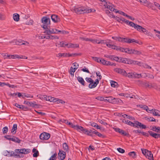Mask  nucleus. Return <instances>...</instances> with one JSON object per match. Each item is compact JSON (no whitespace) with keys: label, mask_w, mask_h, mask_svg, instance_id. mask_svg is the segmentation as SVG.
I'll return each instance as SVG.
<instances>
[{"label":"nucleus","mask_w":160,"mask_h":160,"mask_svg":"<svg viewBox=\"0 0 160 160\" xmlns=\"http://www.w3.org/2000/svg\"><path fill=\"white\" fill-rule=\"evenodd\" d=\"M96 74L97 76H98V77L95 80V81H96L97 84H98L99 82V81L101 79L102 76L100 74V72L99 71L97 72Z\"/></svg>","instance_id":"nucleus-25"},{"label":"nucleus","mask_w":160,"mask_h":160,"mask_svg":"<svg viewBox=\"0 0 160 160\" xmlns=\"http://www.w3.org/2000/svg\"><path fill=\"white\" fill-rule=\"evenodd\" d=\"M58 156L59 157L60 159L61 160H64L66 157V152L62 150H59V152L58 153Z\"/></svg>","instance_id":"nucleus-12"},{"label":"nucleus","mask_w":160,"mask_h":160,"mask_svg":"<svg viewBox=\"0 0 160 160\" xmlns=\"http://www.w3.org/2000/svg\"><path fill=\"white\" fill-rule=\"evenodd\" d=\"M120 62L128 64H137L139 66H141V64L140 62L123 58H120Z\"/></svg>","instance_id":"nucleus-1"},{"label":"nucleus","mask_w":160,"mask_h":160,"mask_svg":"<svg viewBox=\"0 0 160 160\" xmlns=\"http://www.w3.org/2000/svg\"><path fill=\"white\" fill-rule=\"evenodd\" d=\"M115 12H116V13H118L124 16H126L127 15L123 12L120 11H117V10H115Z\"/></svg>","instance_id":"nucleus-47"},{"label":"nucleus","mask_w":160,"mask_h":160,"mask_svg":"<svg viewBox=\"0 0 160 160\" xmlns=\"http://www.w3.org/2000/svg\"><path fill=\"white\" fill-rule=\"evenodd\" d=\"M12 136L10 135H7L4 136L5 138L9 140H12Z\"/></svg>","instance_id":"nucleus-58"},{"label":"nucleus","mask_w":160,"mask_h":160,"mask_svg":"<svg viewBox=\"0 0 160 160\" xmlns=\"http://www.w3.org/2000/svg\"><path fill=\"white\" fill-rule=\"evenodd\" d=\"M77 79L78 81L81 83L82 85L84 86H85V82L82 77L78 76L77 78Z\"/></svg>","instance_id":"nucleus-29"},{"label":"nucleus","mask_w":160,"mask_h":160,"mask_svg":"<svg viewBox=\"0 0 160 160\" xmlns=\"http://www.w3.org/2000/svg\"><path fill=\"white\" fill-rule=\"evenodd\" d=\"M85 80L88 82L90 83L88 87L90 88H94L98 85L96 81L94 82L93 80L90 78H86Z\"/></svg>","instance_id":"nucleus-3"},{"label":"nucleus","mask_w":160,"mask_h":160,"mask_svg":"<svg viewBox=\"0 0 160 160\" xmlns=\"http://www.w3.org/2000/svg\"><path fill=\"white\" fill-rule=\"evenodd\" d=\"M76 69L72 68V67H71L70 68V69L69 71V72H70V74L72 76H73L74 73L76 71Z\"/></svg>","instance_id":"nucleus-39"},{"label":"nucleus","mask_w":160,"mask_h":160,"mask_svg":"<svg viewBox=\"0 0 160 160\" xmlns=\"http://www.w3.org/2000/svg\"><path fill=\"white\" fill-rule=\"evenodd\" d=\"M59 37L57 36L54 35L53 36L52 35H51V39H58Z\"/></svg>","instance_id":"nucleus-64"},{"label":"nucleus","mask_w":160,"mask_h":160,"mask_svg":"<svg viewBox=\"0 0 160 160\" xmlns=\"http://www.w3.org/2000/svg\"><path fill=\"white\" fill-rule=\"evenodd\" d=\"M72 68L77 69L78 68V64L77 63L75 62L73 63Z\"/></svg>","instance_id":"nucleus-57"},{"label":"nucleus","mask_w":160,"mask_h":160,"mask_svg":"<svg viewBox=\"0 0 160 160\" xmlns=\"http://www.w3.org/2000/svg\"><path fill=\"white\" fill-rule=\"evenodd\" d=\"M68 48H76L79 47V45L77 44H73L72 43H67L65 44Z\"/></svg>","instance_id":"nucleus-21"},{"label":"nucleus","mask_w":160,"mask_h":160,"mask_svg":"<svg viewBox=\"0 0 160 160\" xmlns=\"http://www.w3.org/2000/svg\"><path fill=\"white\" fill-rule=\"evenodd\" d=\"M133 50V49L130 48H126V52L128 53L129 54H132V52Z\"/></svg>","instance_id":"nucleus-56"},{"label":"nucleus","mask_w":160,"mask_h":160,"mask_svg":"<svg viewBox=\"0 0 160 160\" xmlns=\"http://www.w3.org/2000/svg\"><path fill=\"white\" fill-rule=\"evenodd\" d=\"M72 128L74 129L77 130L79 132L82 131L83 132H84L85 129H84L82 126H79L78 125H75L72 126Z\"/></svg>","instance_id":"nucleus-18"},{"label":"nucleus","mask_w":160,"mask_h":160,"mask_svg":"<svg viewBox=\"0 0 160 160\" xmlns=\"http://www.w3.org/2000/svg\"><path fill=\"white\" fill-rule=\"evenodd\" d=\"M46 30L44 32V33H46L47 35H49L50 34H57V29H56L51 28L50 29L48 27V28H46Z\"/></svg>","instance_id":"nucleus-11"},{"label":"nucleus","mask_w":160,"mask_h":160,"mask_svg":"<svg viewBox=\"0 0 160 160\" xmlns=\"http://www.w3.org/2000/svg\"><path fill=\"white\" fill-rule=\"evenodd\" d=\"M149 8H152V7H153V5L152 3H151L149 2H148V3H147V5H146Z\"/></svg>","instance_id":"nucleus-62"},{"label":"nucleus","mask_w":160,"mask_h":160,"mask_svg":"<svg viewBox=\"0 0 160 160\" xmlns=\"http://www.w3.org/2000/svg\"><path fill=\"white\" fill-rule=\"evenodd\" d=\"M108 42L107 43H106V45L108 47L111 48L112 45L111 44V41L110 40H108Z\"/></svg>","instance_id":"nucleus-51"},{"label":"nucleus","mask_w":160,"mask_h":160,"mask_svg":"<svg viewBox=\"0 0 160 160\" xmlns=\"http://www.w3.org/2000/svg\"><path fill=\"white\" fill-rule=\"evenodd\" d=\"M128 155L132 158H134L136 157V153L134 151L128 153Z\"/></svg>","instance_id":"nucleus-35"},{"label":"nucleus","mask_w":160,"mask_h":160,"mask_svg":"<svg viewBox=\"0 0 160 160\" xmlns=\"http://www.w3.org/2000/svg\"><path fill=\"white\" fill-rule=\"evenodd\" d=\"M51 18L52 21L55 23L58 22L60 21V19L58 16L56 14H53L51 16Z\"/></svg>","instance_id":"nucleus-16"},{"label":"nucleus","mask_w":160,"mask_h":160,"mask_svg":"<svg viewBox=\"0 0 160 160\" xmlns=\"http://www.w3.org/2000/svg\"><path fill=\"white\" fill-rule=\"evenodd\" d=\"M63 150L66 152L68 151V146L66 143L65 142L63 144Z\"/></svg>","instance_id":"nucleus-40"},{"label":"nucleus","mask_w":160,"mask_h":160,"mask_svg":"<svg viewBox=\"0 0 160 160\" xmlns=\"http://www.w3.org/2000/svg\"><path fill=\"white\" fill-rule=\"evenodd\" d=\"M96 132L95 129H93L92 130H88L87 129H85L84 132V133L89 136H93V134H94V133Z\"/></svg>","instance_id":"nucleus-13"},{"label":"nucleus","mask_w":160,"mask_h":160,"mask_svg":"<svg viewBox=\"0 0 160 160\" xmlns=\"http://www.w3.org/2000/svg\"><path fill=\"white\" fill-rule=\"evenodd\" d=\"M145 119L146 120H148L149 121H155L156 119L152 117H146Z\"/></svg>","instance_id":"nucleus-43"},{"label":"nucleus","mask_w":160,"mask_h":160,"mask_svg":"<svg viewBox=\"0 0 160 160\" xmlns=\"http://www.w3.org/2000/svg\"><path fill=\"white\" fill-rule=\"evenodd\" d=\"M132 53L133 54L139 55L142 54L141 51H138L135 49H133Z\"/></svg>","instance_id":"nucleus-37"},{"label":"nucleus","mask_w":160,"mask_h":160,"mask_svg":"<svg viewBox=\"0 0 160 160\" xmlns=\"http://www.w3.org/2000/svg\"><path fill=\"white\" fill-rule=\"evenodd\" d=\"M50 137V134L46 132L42 133L40 135V138L42 140H47Z\"/></svg>","instance_id":"nucleus-8"},{"label":"nucleus","mask_w":160,"mask_h":160,"mask_svg":"<svg viewBox=\"0 0 160 160\" xmlns=\"http://www.w3.org/2000/svg\"><path fill=\"white\" fill-rule=\"evenodd\" d=\"M13 17L14 21L18 22L19 20V15L18 14H14L13 15Z\"/></svg>","instance_id":"nucleus-32"},{"label":"nucleus","mask_w":160,"mask_h":160,"mask_svg":"<svg viewBox=\"0 0 160 160\" xmlns=\"http://www.w3.org/2000/svg\"><path fill=\"white\" fill-rule=\"evenodd\" d=\"M67 44V43H65L64 42H60L59 43L56 44V46H57V45H59L61 47H64L65 46H66L65 44Z\"/></svg>","instance_id":"nucleus-44"},{"label":"nucleus","mask_w":160,"mask_h":160,"mask_svg":"<svg viewBox=\"0 0 160 160\" xmlns=\"http://www.w3.org/2000/svg\"><path fill=\"white\" fill-rule=\"evenodd\" d=\"M126 77H128L130 78H140L142 77L141 75L139 74H137L136 73L134 72H128L127 75Z\"/></svg>","instance_id":"nucleus-6"},{"label":"nucleus","mask_w":160,"mask_h":160,"mask_svg":"<svg viewBox=\"0 0 160 160\" xmlns=\"http://www.w3.org/2000/svg\"><path fill=\"white\" fill-rule=\"evenodd\" d=\"M141 66L142 65V66L144 68H151V67H150V66L146 64H143L142 65V63L141 62Z\"/></svg>","instance_id":"nucleus-54"},{"label":"nucleus","mask_w":160,"mask_h":160,"mask_svg":"<svg viewBox=\"0 0 160 160\" xmlns=\"http://www.w3.org/2000/svg\"><path fill=\"white\" fill-rule=\"evenodd\" d=\"M17 129V124H14L13 125L12 128L11 130V132L13 134H14L16 133V130Z\"/></svg>","instance_id":"nucleus-30"},{"label":"nucleus","mask_w":160,"mask_h":160,"mask_svg":"<svg viewBox=\"0 0 160 160\" xmlns=\"http://www.w3.org/2000/svg\"><path fill=\"white\" fill-rule=\"evenodd\" d=\"M122 21V22H124L127 24L129 25L131 27V25H130L131 24L130 23L131 22L133 23L132 22H129L128 20L124 19V18L123 17H121L120 18V21Z\"/></svg>","instance_id":"nucleus-31"},{"label":"nucleus","mask_w":160,"mask_h":160,"mask_svg":"<svg viewBox=\"0 0 160 160\" xmlns=\"http://www.w3.org/2000/svg\"><path fill=\"white\" fill-rule=\"evenodd\" d=\"M33 96H31V95L29 94H27L26 93H23V96H22V98L23 99H25V98H32Z\"/></svg>","instance_id":"nucleus-41"},{"label":"nucleus","mask_w":160,"mask_h":160,"mask_svg":"<svg viewBox=\"0 0 160 160\" xmlns=\"http://www.w3.org/2000/svg\"><path fill=\"white\" fill-rule=\"evenodd\" d=\"M8 131V128L6 126L2 128V132L3 133H6Z\"/></svg>","instance_id":"nucleus-52"},{"label":"nucleus","mask_w":160,"mask_h":160,"mask_svg":"<svg viewBox=\"0 0 160 160\" xmlns=\"http://www.w3.org/2000/svg\"><path fill=\"white\" fill-rule=\"evenodd\" d=\"M32 152L34 153L33 154V156L34 157H37L39 155V152L35 148H33L32 150Z\"/></svg>","instance_id":"nucleus-27"},{"label":"nucleus","mask_w":160,"mask_h":160,"mask_svg":"<svg viewBox=\"0 0 160 160\" xmlns=\"http://www.w3.org/2000/svg\"><path fill=\"white\" fill-rule=\"evenodd\" d=\"M124 97L127 98H135V99L137 98V97H136V96H135L134 95H132V94H129L125 93Z\"/></svg>","instance_id":"nucleus-33"},{"label":"nucleus","mask_w":160,"mask_h":160,"mask_svg":"<svg viewBox=\"0 0 160 160\" xmlns=\"http://www.w3.org/2000/svg\"><path fill=\"white\" fill-rule=\"evenodd\" d=\"M114 71L126 77L127 75V72L123 69L115 68L114 69Z\"/></svg>","instance_id":"nucleus-9"},{"label":"nucleus","mask_w":160,"mask_h":160,"mask_svg":"<svg viewBox=\"0 0 160 160\" xmlns=\"http://www.w3.org/2000/svg\"><path fill=\"white\" fill-rule=\"evenodd\" d=\"M79 38L80 39L82 40L86 41H90L93 43V42L94 41L93 39H92L91 38H86V37H79Z\"/></svg>","instance_id":"nucleus-26"},{"label":"nucleus","mask_w":160,"mask_h":160,"mask_svg":"<svg viewBox=\"0 0 160 160\" xmlns=\"http://www.w3.org/2000/svg\"><path fill=\"white\" fill-rule=\"evenodd\" d=\"M28 103L29 104L30 106L31 107H34L35 106H37V105L35 104L36 102H27L26 103L27 104H28Z\"/></svg>","instance_id":"nucleus-53"},{"label":"nucleus","mask_w":160,"mask_h":160,"mask_svg":"<svg viewBox=\"0 0 160 160\" xmlns=\"http://www.w3.org/2000/svg\"><path fill=\"white\" fill-rule=\"evenodd\" d=\"M4 154L5 156L8 157H11L14 154V152L12 151H6L4 152Z\"/></svg>","instance_id":"nucleus-24"},{"label":"nucleus","mask_w":160,"mask_h":160,"mask_svg":"<svg viewBox=\"0 0 160 160\" xmlns=\"http://www.w3.org/2000/svg\"><path fill=\"white\" fill-rule=\"evenodd\" d=\"M93 59L96 62H101V59L100 58H97V57H92Z\"/></svg>","instance_id":"nucleus-49"},{"label":"nucleus","mask_w":160,"mask_h":160,"mask_svg":"<svg viewBox=\"0 0 160 160\" xmlns=\"http://www.w3.org/2000/svg\"><path fill=\"white\" fill-rule=\"evenodd\" d=\"M41 21L43 24L41 27L45 29L48 28V26L50 24V19L47 17H42L41 19Z\"/></svg>","instance_id":"nucleus-2"},{"label":"nucleus","mask_w":160,"mask_h":160,"mask_svg":"<svg viewBox=\"0 0 160 160\" xmlns=\"http://www.w3.org/2000/svg\"><path fill=\"white\" fill-rule=\"evenodd\" d=\"M118 116L120 117H123L124 118H127V117L128 116V115L126 114H123V113H122L121 114H119Z\"/></svg>","instance_id":"nucleus-60"},{"label":"nucleus","mask_w":160,"mask_h":160,"mask_svg":"<svg viewBox=\"0 0 160 160\" xmlns=\"http://www.w3.org/2000/svg\"><path fill=\"white\" fill-rule=\"evenodd\" d=\"M74 12L77 14H81L87 12V10L84 8H75L74 9Z\"/></svg>","instance_id":"nucleus-7"},{"label":"nucleus","mask_w":160,"mask_h":160,"mask_svg":"<svg viewBox=\"0 0 160 160\" xmlns=\"http://www.w3.org/2000/svg\"><path fill=\"white\" fill-rule=\"evenodd\" d=\"M132 126L137 128H140L142 129H145L147 128L146 125L137 121H134Z\"/></svg>","instance_id":"nucleus-4"},{"label":"nucleus","mask_w":160,"mask_h":160,"mask_svg":"<svg viewBox=\"0 0 160 160\" xmlns=\"http://www.w3.org/2000/svg\"><path fill=\"white\" fill-rule=\"evenodd\" d=\"M93 43L97 44H106L108 42H105V41L104 40H99L93 39Z\"/></svg>","instance_id":"nucleus-23"},{"label":"nucleus","mask_w":160,"mask_h":160,"mask_svg":"<svg viewBox=\"0 0 160 160\" xmlns=\"http://www.w3.org/2000/svg\"><path fill=\"white\" fill-rule=\"evenodd\" d=\"M120 120L122 121V122L124 123L125 124H127L128 125L132 126V124H133V122H131L128 120L123 118L121 119Z\"/></svg>","instance_id":"nucleus-22"},{"label":"nucleus","mask_w":160,"mask_h":160,"mask_svg":"<svg viewBox=\"0 0 160 160\" xmlns=\"http://www.w3.org/2000/svg\"><path fill=\"white\" fill-rule=\"evenodd\" d=\"M117 150L120 153H123L125 152V150L121 148H117Z\"/></svg>","instance_id":"nucleus-61"},{"label":"nucleus","mask_w":160,"mask_h":160,"mask_svg":"<svg viewBox=\"0 0 160 160\" xmlns=\"http://www.w3.org/2000/svg\"><path fill=\"white\" fill-rule=\"evenodd\" d=\"M149 113H152L153 115L155 116H160V111L155 109H152L151 110H148Z\"/></svg>","instance_id":"nucleus-17"},{"label":"nucleus","mask_w":160,"mask_h":160,"mask_svg":"<svg viewBox=\"0 0 160 160\" xmlns=\"http://www.w3.org/2000/svg\"><path fill=\"white\" fill-rule=\"evenodd\" d=\"M148 132L151 136L155 138H160V134L156 133L151 131H149Z\"/></svg>","instance_id":"nucleus-19"},{"label":"nucleus","mask_w":160,"mask_h":160,"mask_svg":"<svg viewBox=\"0 0 160 160\" xmlns=\"http://www.w3.org/2000/svg\"><path fill=\"white\" fill-rule=\"evenodd\" d=\"M20 59V58H23V56H22V57H19L18 55H7V57H5V59H16V58Z\"/></svg>","instance_id":"nucleus-15"},{"label":"nucleus","mask_w":160,"mask_h":160,"mask_svg":"<svg viewBox=\"0 0 160 160\" xmlns=\"http://www.w3.org/2000/svg\"><path fill=\"white\" fill-rule=\"evenodd\" d=\"M19 153V152H16L15 150V152H14V154L13 155V156H14V157L18 158H23V156L22 155H20L18 154Z\"/></svg>","instance_id":"nucleus-42"},{"label":"nucleus","mask_w":160,"mask_h":160,"mask_svg":"<svg viewBox=\"0 0 160 160\" xmlns=\"http://www.w3.org/2000/svg\"><path fill=\"white\" fill-rule=\"evenodd\" d=\"M104 6L105 7V8L108 9L111 11L115 12V10H116L113 8L114 6L113 5H108L107 4H105L104 5Z\"/></svg>","instance_id":"nucleus-20"},{"label":"nucleus","mask_w":160,"mask_h":160,"mask_svg":"<svg viewBox=\"0 0 160 160\" xmlns=\"http://www.w3.org/2000/svg\"><path fill=\"white\" fill-rule=\"evenodd\" d=\"M15 152H19L20 153L26 154L30 152L31 150L28 148H21L16 149Z\"/></svg>","instance_id":"nucleus-10"},{"label":"nucleus","mask_w":160,"mask_h":160,"mask_svg":"<svg viewBox=\"0 0 160 160\" xmlns=\"http://www.w3.org/2000/svg\"><path fill=\"white\" fill-rule=\"evenodd\" d=\"M57 155L56 153H55L52 155L49 159V160H55L56 159V157Z\"/></svg>","instance_id":"nucleus-50"},{"label":"nucleus","mask_w":160,"mask_h":160,"mask_svg":"<svg viewBox=\"0 0 160 160\" xmlns=\"http://www.w3.org/2000/svg\"><path fill=\"white\" fill-rule=\"evenodd\" d=\"M55 101H56L55 102H57V103L58 104L59 103H61L62 104H64L65 102L64 101H63L61 99H59L58 98H56V99H55Z\"/></svg>","instance_id":"nucleus-46"},{"label":"nucleus","mask_w":160,"mask_h":160,"mask_svg":"<svg viewBox=\"0 0 160 160\" xmlns=\"http://www.w3.org/2000/svg\"><path fill=\"white\" fill-rule=\"evenodd\" d=\"M152 130L158 133H160V128L158 127H153L152 128Z\"/></svg>","instance_id":"nucleus-38"},{"label":"nucleus","mask_w":160,"mask_h":160,"mask_svg":"<svg viewBox=\"0 0 160 160\" xmlns=\"http://www.w3.org/2000/svg\"><path fill=\"white\" fill-rule=\"evenodd\" d=\"M146 157L150 160H152L153 158V155L150 152L147 151V153L145 155Z\"/></svg>","instance_id":"nucleus-28"},{"label":"nucleus","mask_w":160,"mask_h":160,"mask_svg":"<svg viewBox=\"0 0 160 160\" xmlns=\"http://www.w3.org/2000/svg\"><path fill=\"white\" fill-rule=\"evenodd\" d=\"M130 23L131 24L130 25H131V27L137 29V30L138 31H142V32L145 33L147 31L145 28L142 27L140 25L135 24L134 23L131 22Z\"/></svg>","instance_id":"nucleus-5"},{"label":"nucleus","mask_w":160,"mask_h":160,"mask_svg":"<svg viewBox=\"0 0 160 160\" xmlns=\"http://www.w3.org/2000/svg\"><path fill=\"white\" fill-rule=\"evenodd\" d=\"M111 85L112 87L115 88L117 86L118 84L116 82L112 81L111 82Z\"/></svg>","instance_id":"nucleus-45"},{"label":"nucleus","mask_w":160,"mask_h":160,"mask_svg":"<svg viewBox=\"0 0 160 160\" xmlns=\"http://www.w3.org/2000/svg\"><path fill=\"white\" fill-rule=\"evenodd\" d=\"M139 107L142 108L144 110H146L147 112H149V111L148 110V107L145 105H139Z\"/></svg>","instance_id":"nucleus-36"},{"label":"nucleus","mask_w":160,"mask_h":160,"mask_svg":"<svg viewBox=\"0 0 160 160\" xmlns=\"http://www.w3.org/2000/svg\"><path fill=\"white\" fill-rule=\"evenodd\" d=\"M11 141L18 143H20L21 141V140H20V139H19L18 138L14 136H12Z\"/></svg>","instance_id":"nucleus-34"},{"label":"nucleus","mask_w":160,"mask_h":160,"mask_svg":"<svg viewBox=\"0 0 160 160\" xmlns=\"http://www.w3.org/2000/svg\"><path fill=\"white\" fill-rule=\"evenodd\" d=\"M117 50H119L123 52H126V48H122L120 47H118Z\"/></svg>","instance_id":"nucleus-55"},{"label":"nucleus","mask_w":160,"mask_h":160,"mask_svg":"<svg viewBox=\"0 0 160 160\" xmlns=\"http://www.w3.org/2000/svg\"><path fill=\"white\" fill-rule=\"evenodd\" d=\"M125 42L127 43H131L133 42H135L136 43H138V42L135 40L134 39H128L127 38H123V43Z\"/></svg>","instance_id":"nucleus-14"},{"label":"nucleus","mask_w":160,"mask_h":160,"mask_svg":"<svg viewBox=\"0 0 160 160\" xmlns=\"http://www.w3.org/2000/svg\"><path fill=\"white\" fill-rule=\"evenodd\" d=\"M133 132L136 134H138L139 135L141 134L142 132L139 129L134 130L132 131Z\"/></svg>","instance_id":"nucleus-48"},{"label":"nucleus","mask_w":160,"mask_h":160,"mask_svg":"<svg viewBox=\"0 0 160 160\" xmlns=\"http://www.w3.org/2000/svg\"><path fill=\"white\" fill-rule=\"evenodd\" d=\"M120 133L122 135L124 136H127L128 135L127 133H126L122 129H121V132Z\"/></svg>","instance_id":"nucleus-59"},{"label":"nucleus","mask_w":160,"mask_h":160,"mask_svg":"<svg viewBox=\"0 0 160 160\" xmlns=\"http://www.w3.org/2000/svg\"><path fill=\"white\" fill-rule=\"evenodd\" d=\"M120 58L115 56L114 60L120 62Z\"/></svg>","instance_id":"nucleus-63"}]
</instances>
